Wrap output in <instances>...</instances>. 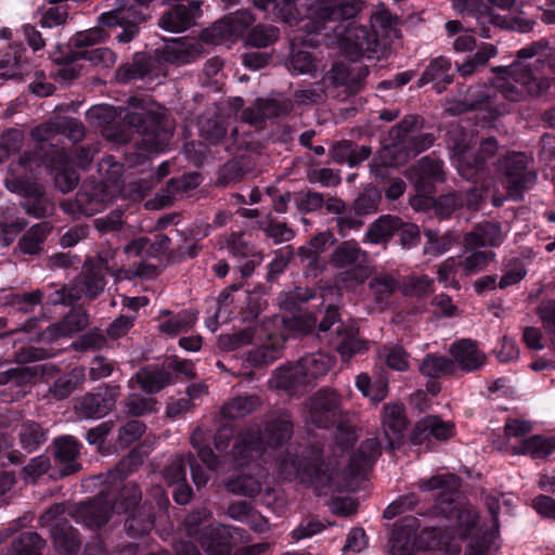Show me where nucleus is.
<instances>
[{
  "label": "nucleus",
  "instance_id": "obj_31",
  "mask_svg": "<svg viewBox=\"0 0 555 555\" xmlns=\"http://www.w3.org/2000/svg\"><path fill=\"white\" fill-rule=\"evenodd\" d=\"M159 318H167L158 325V331L169 336H176L180 333H188L197 322L198 311L194 309H184L175 313L169 309L159 312Z\"/></svg>",
  "mask_w": 555,
  "mask_h": 555
},
{
  "label": "nucleus",
  "instance_id": "obj_39",
  "mask_svg": "<svg viewBox=\"0 0 555 555\" xmlns=\"http://www.w3.org/2000/svg\"><path fill=\"white\" fill-rule=\"evenodd\" d=\"M89 324V315L82 307H74L64 318L49 330L52 338L72 336L83 331Z\"/></svg>",
  "mask_w": 555,
  "mask_h": 555
},
{
  "label": "nucleus",
  "instance_id": "obj_9",
  "mask_svg": "<svg viewBox=\"0 0 555 555\" xmlns=\"http://www.w3.org/2000/svg\"><path fill=\"white\" fill-rule=\"evenodd\" d=\"M165 127L164 114L141 108L140 111L127 112L122 125L108 129L107 137L117 143L129 142L131 133L147 137L151 141L159 140L170 135Z\"/></svg>",
  "mask_w": 555,
  "mask_h": 555
},
{
  "label": "nucleus",
  "instance_id": "obj_19",
  "mask_svg": "<svg viewBox=\"0 0 555 555\" xmlns=\"http://www.w3.org/2000/svg\"><path fill=\"white\" fill-rule=\"evenodd\" d=\"M380 455L382 446L376 438L363 440L345 467V479L364 478Z\"/></svg>",
  "mask_w": 555,
  "mask_h": 555
},
{
  "label": "nucleus",
  "instance_id": "obj_33",
  "mask_svg": "<svg viewBox=\"0 0 555 555\" xmlns=\"http://www.w3.org/2000/svg\"><path fill=\"white\" fill-rule=\"evenodd\" d=\"M555 451V436L541 434L521 439L518 446L512 447L515 455H529L533 460H545Z\"/></svg>",
  "mask_w": 555,
  "mask_h": 555
},
{
  "label": "nucleus",
  "instance_id": "obj_11",
  "mask_svg": "<svg viewBox=\"0 0 555 555\" xmlns=\"http://www.w3.org/2000/svg\"><path fill=\"white\" fill-rule=\"evenodd\" d=\"M365 238L372 244H385L392 238L404 249H411L421 242L418 225L405 222L398 216L383 215L367 229Z\"/></svg>",
  "mask_w": 555,
  "mask_h": 555
},
{
  "label": "nucleus",
  "instance_id": "obj_32",
  "mask_svg": "<svg viewBox=\"0 0 555 555\" xmlns=\"http://www.w3.org/2000/svg\"><path fill=\"white\" fill-rule=\"evenodd\" d=\"M369 74L366 66L359 67L354 74L346 64L334 63L328 73V79L336 87H346L349 94H356L364 86Z\"/></svg>",
  "mask_w": 555,
  "mask_h": 555
},
{
  "label": "nucleus",
  "instance_id": "obj_34",
  "mask_svg": "<svg viewBox=\"0 0 555 555\" xmlns=\"http://www.w3.org/2000/svg\"><path fill=\"white\" fill-rule=\"evenodd\" d=\"M55 550L62 555H77L81 541L79 532L68 521H57L50 530Z\"/></svg>",
  "mask_w": 555,
  "mask_h": 555
},
{
  "label": "nucleus",
  "instance_id": "obj_25",
  "mask_svg": "<svg viewBox=\"0 0 555 555\" xmlns=\"http://www.w3.org/2000/svg\"><path fill=\"white\" fill-rule=\"evenodd\" d=\"M421 525L415 516H404L393 526L390 543L393 555H412L417 552V530Z\"/></svg>",
  "mask_w": 555,
  "mask_h": 555
},
{
  "label": "nucleus",
  "instance_id": "obj_12",
  "mask_svg": "<svg viewBox=\"0 0 555 555\" xmlns=\"http://www.w3.org/2000/svg\"><path fill=\"white\" fill-rule=\"evenodd\" d=\"M49 357V351L43 348L34 346L18 348L13 354V360L18 365L0 371V385H10L11 388H16V398L24 396L26 393L25 388L31 384L40 372L39 365L26 366L25 364L38 362Z\"/></svg>",
  "mask_w": 555,
  "mask_h": 555
},
{
  "label": "nucleus",
  "instance_id": "obj_45",
  "mask_svg": "<svg viewBox=\"0 0 555 555\" xmlns=\"http://www.w3.org/2000/svg\"><path fill=\"white\" fill-rule=\"evenodd\" d=\"M35 190L27 193H20L23 197L22 206L26 214L36 218H46L53 214L54 204L47 196L43 186L38 183L34 185Z\"/></svg>",
  "mask_w": 555,
  "mask_h": 555
},
{
  "label": "nucleus",
  "instance_id": "obj_2",
  "mask_svg": "<svg viewBox=\"0 0 555 555\" xmlns=\"http://www.w3.org/2000/svg\"><path fill=\"white\" fill-rule=\"evenodd\" d=\"M257 8L272 11L283 23L297 26L305 17L313 31H336V23L350 21L361 11V0H254Z\"/></svg>",
  "mask_w": 555,
  "mask_h": 555
},
{
  "label": "nucleus",
  "instance_id": "obj_64",
  "mask_svg": "<svg viewBox=\"0 0 555 555\" xmlns=\"http://www.w3.org/2000/svg\"><path fill=\"white\" fill-rule=\"evenodd\" d=\"M227 489L234 494L253 498L260 492L261 486L250 476L237 475L229 479Z\"/></svg>",
  "mask_w": 555,
  "mask_h": 555
},
{
  "label": "nucleus",
  "instance_id": "obj_60",
  "mask_svg": "<svg viewBox=\"0 0 555 555\" xmlns=\"http://www.w3.org/2000/svg\"><path fill=\"white\" fill-rule=\"evenodd\" d=\"M106 285L105 275L101 268L86 267L81 273V291L89 299L96 298Z\"/></svg>",
  "mask_w": 555,
  "mask_h": 555
},
{
  "label": "nucleus",
  "instance_id": "obj_8",
  "mask_svg": "<svg viewBox=\"0 0 555 555\" xmlns=\"http://www.w3.org/2000/svg\"><path fill=\"white\" fill-rule=\"evenodd\" d=\"M300 482L315 490L330 488L337 472V461L325 456L324 447L319 443L306 446L293 461Z\"/></svg>",
  "mask_w": 555,
  "mask_h": 555
},
{
  "label": "nucleus",
  "instance_id": "obj_15",
  "mask_svg": "<svg viewBox=\"0 0 555 555\" xmlns=\"http://www.w3.org/2000/svg\"><path fill=\"white\" fill-rule=\"evenodd\" d=\"M456 428L453 422L443 421L437 415H426L412 428L409 441L412 446L424 447L425 451H433L435 442H444L453 438Z\"/></svg>",
  "mask_w": 555,
  "mask_h": 555
},
{
  "label": "nucleus",
  "instance_id": "obj_57",
  "mask_svg": "<svg viewBox=\"0 0 555 555\" xmlns=\"http://www.w3.org/2000/svg\"><path fill=\"white\" fill-rule=\"evenodd\" d=\"M42 298L43 289L36 288L30 292L11 293L7 296L5 304L17 312L28 314L42 304Z\"/></svg>",
  "mask_w": 555,
  "mask_h": 555
},
{
  "label": "nucleus",
  "instance_id": "obj_16",
  "mask_svg": "<svg viewBox=\"0 0 555 555\" xmlns=\"http://www.w3.org/2000/svg\"><path fill=\"white\" fill-rule=\"evenodd\" d=\"M409 178L418 195L412 205L417 206L418 199L433 195L436 192V184L444 181L443 162L434 154L426 155L410 169Z\"/></svg>",
  "mask_w": 555,
  "mask_h": 555
},
{
  "label": "nucleus",
  "instance_id": "obj_22",
  "mask_svg": "<svg viewBox=\"0 0 555 555\" xmlns=\"http://www.w3.org/2000/svg\"><path fill=\"white\" fill-rule=\"evenodd\" d=\"M344 48L350 54L362 55L376 52L379 47L378 34L372 28L363 25H354L349 22L339 33Z\"/></svg>",
  "mask_w": 555,
  "mask_h": 555
},
{
  "label": "nucleus",
  "instance_id": "obj_17",
  "mask_svg": "<svg viewBox=\"0 0 555 555\" xmlns=\"http://www.w3.org/2000/svg\"><path fill=\"white\" fill-rule=\"evenodd\" d=\"M310 420L319 428L343 427L339 395L331 389L318 390L311 398Z\"/></svg>",
  "mask_w": 555,
  "mask_h": 555
},
{
  "label": "nucleus",
  "instance_id": "obj_43",
  "mask_svg": "<svg viewBox=\"0 0 555 555\" xmlns=\"http://www.w3.org/2000/svg\"><path fill=\"white\" fill-rule=\"evenodd\" d=\"M107 193L102 182L83 183L76 195L79 209L85 214H94L103 208Z\"/></svg>",
  "mask_w": 555,
  "mask_h": 555
},
{
  "label": "nucleus",
  "instance_id": "obj_50",
  "mask_svg": "<svg viewBox=\"0 0 555 555\" xmlns=\"http://www.w3.org/2000/svg\"><path fill=\"white\" fill-rule=\"evenodd\" d=\"M48 440V430L35 421H24L18 429V442L27 453L37 451Z\"/></svg>",
  "mask_w": 555,
  "mask_h": 555
},
{
  "label": "nucleus",
  "instance_id": "obj_61",
  "mask_svg": "<svg viewBox=\"0 0 555 555\" xmlns=\"http://www.w3.org/2000/svg\"><path fill=\"white\" fill-rule=\"evenodd\" d=\"M382 201V193L375 186H367L359 193L353 201L352 209L358 217L374 214L377 211Z\"/></svg>",
  "mask_w": 555,
  "mask_h": 555
},
{
  "label": "nucleus",
  "instance_id": "obj_24",
  "mask_svg": "<svg viewBox=\"0 0 555 555\" xmlns=\"http://www.w3.org/2000/svg\"><path fill=\"white\" fill-rule=\"evenodd\" d=\"M82 444L73 436H61L52 442V454L60 465L61 477H67L81 469L77 461Z\"/></svg>",
  "mask_w": 555,
  "mask_h": 555
},
{
  "label": "nucleus",
  "instance_id": "obj_42",
  "mask_svg": "<svg viewBox=\"0 0 555 555\" xmlns=\"http://www.w3.org/2000/svg\"><path fill=\"white\" fill-rule=\"evenodd\" d=\"M152 73V60L144 52H135L131 62L121 64L116 70V80L129 83L133 80L144 79Z\"/></svg>",
  "mask_w": 555,
  "mask_h": 555
},
{
  "label": "nucleus",
  "instance_id": "obj_48",
  "mask_svg": "<svg viewBox=\"0 0 555 555\" xmlns=\"http://www.w3.org/2000/svg\"><path fill=\"white\" fill-rule=\"evenodd\" d=\"M264 446L262 438L259 435L244 437L235 441L232 454L234 462L237 465H247L254 460L262 456Z\"/></svg>",
  "mask_w": 555,
  "mask_h": 555
},
{
  "label": "nucleus",
  "instance_id": "obj_30",
  "mask_svg": "<svg viewBox=\"0 0 555 555\" xmlns=\"http://www.w3.org/2000/svg\"><path fill=\"white\" fill-rule=\"evenodd\" d=\"M135 379L144 392L154 395L175 383L176 378L164 364H149L135 373Z\"/></svg>",
  "mask_w": 555,
  "mask_h": 555
},
{
  "label": "nucleus",
  "instance_id": "obj_41",
  "mask_svg": "<svg viewBox=\"0 0 555 555\" xmlns=\"http://www.w3.org/2000/svg\"><path fill=\"white\" fill-rule=\"evenodd\" d=\"M331 154L335 163L356 167L370 157L371 147L366 145L359 146L351 140H341L334 144Z\"/></svg>",
  "mask_w": 555,
  "mask_h": 555
},
{
  "label": "nucleus",
  "instance_id": "obj_59",
  "mask_svg": "<svg viewBox=\"0 0 555 555\" xmlns=\"http://www.w3.org/2000/svg\"><path fill=\"white\" fill-rule=\"evenodd\" d=\"M184 526L188 535L199 541L201 534L214 527L211 524V512L207 507L193 509L186 515Z\"/></svg>",
  "mask_w": 555,
  "mask_h": 555
},
{
  "label": "nucleus",
  "instance_id": "obj_35",
  "mask_svg": "<svg viewBox=\"0 0 555 555\" xmlns=\"http://www.w3.org/2000/svg\"><path fill=\"white\" fill-rule=\"evenodd\" d=\"M53 227L48 221H41L26 230L17 242L16 248L24 255L38 256L43 251L44 243Z\"/></svg>",
  "mask_w": 555,
  "mask_h": 555
},
{
  "label": "nucleus",
  "instance_id": "obj_49",
  "mask_svg": "<svg viewBox=\"0 0 555 555\" xmlns=\"http://www.w3.org/2000/svg\"><path fill=\"white\" fill-rule=\"evenodd\" d=\"M418 371L428 378H441L453 375L456 366L454 361L446 356L427 353L420 363Z\"/></svg>",
  "mask_w": 555,
  "mask_h": 555
},
{
  "label": "nucleus",
  "instance_id": "obj_53",
  "mask_svg": "<svg viewBox=\"0 0 555 555\" xmlns=\"http://www.w3.org/2000/svg\"><path fill=\"white\" fill-rule=\"evenodd\" d=\"M46 541L35 531L21 532L13 539L9 554L10 555H43L42 551Z\"/></svg>",
  "mask_w": 555,
  "mask_h": 555
},
{
  "label": "nucleus",
  "instance_id": "obj_29",
  "mask_svg": "<svg viewBox=\"0 0 555 555\" xmlns=\"http://www.w3.org/2000/svg\"><path fill=\"white\" fill-rule=\"evenodd\" d=\"M198 542L208 555H231L235 545L232 527L223 525L204 531Z\"/></svg>",
  "mask_w": 555,
  "mask_h": 555
},
{
  "label": "nucleus",
  "instance_id": "obj_13",
  "mask_svg": "<svg viewBox=\"0 0 555 555\" xmlns=\"http://www.w3.org/2000/svg\"><path fill=\"white\" fill-rule=\"evenodd\" d=\"M46 166V154L36 151L24 152L17 160L11 162L4 178L5 188L12 193H27L38 184L41 167Z\"/></svg>",
  "mask_w": 555,
  "mask_h": 555
},
{
  "label": "nucleus",
  "instance_id": "obj_4",
  "mask_svg": "<svg viewBox=\"0 0 555 555\" xmlns=\"http://www.w3.org/2000/svg\"><path fill=\"white\" fill-rule=\"evenodd\" d=\"M424 118L417 114L404 116L388 132L389 143L385 144L380 157L385 166L399 167L412 157L431 147L435 135L430 132H421L424 128Z\"/></svg>",
  "mask_w": 555,
  "mask_h": 555
},
{
  "label": "nucleus",
  "instance_id": "obj_40",
  "mask_svg": "<svg viewBox=\"0 0 555 555\" xmlns=\"http://www.w3.org/2000/svg\"><path fill=\"white\" fill-rule=\"evenodd\" d=\"M498 54V49L491 43H482L481 47L473 54L467 55L462 62L455 61L454 66L456 73L466 79L480 69L485 68L491 57Z\"/></svg>",
  "mask_w": 555,
  "mask_h": 555
},
{
  "label": "nucleus",
  "instance_id": "obj_6",
  "mask_svg": "<svg viewBox=\"0 0 555 555\" xmlns=\"http://www.w3.org/2000/svg\"><path fill=\"white\" fill-rule=\"evenodd\" d=\"M496 77L491 80L492 86L506 100L518 102L527 93L530 96H543L551 88V81L544 77H537L532 69L519 62L508 66L492 67Z\"/></svg>",
  "mask_w": 555,
  "mask_h": 555
},
{
  "label": "nucleus",
  "instance_id": "obj_36",
  "mask_svg": "<svg viewBox=\"0 0 555 555\" xmlns=\"http://www.w3.org/2000/svg\"><path fill=\"white\" fill-rule=\"evenodd\" d=\"M365 261L366 253L354 240L341 242L330 256V263L337 269L359 268Z\"/></svg>",
  "mask_w": 555,
  "mask_h": 555
},
{
  "label": "nucleus",
  "instance_id": "obj_26",
  "mask_svg": "<svg viewBox=\"0 0 555 555\" xmlns=\"http://www.w3.org/2000/svg\"><path fill=\"white\" fill-rule=\"evenodd\" d=\"M409 424L405 415V409L402 404L391 403L384 406L383 426L388 439V449L397 450L400 448L403 439V431Z\"/></svg>",
  "mask_w": 555,
  "mask_h": 555
},
{
  "label": "nucleus",
  "instance_id": "obj_47",
  "mask_svg": "<svg viewBox=\"0 0 555 555\" xmlns=\"http://www.w3.org/2000/svg\"><path fill=\"white\" fill-rule=\"evenodd\" d=\"M100 26L92 27L90 29L83 31H77L70 39L67 46L62 47L57 46V50L54 52L56 55H61L64 52H67V49H73L76 51H83L89 47H93L98 43L104 42L108 37L107 31L105 30L104 25L99 22Z\"/></svg>",
  "mask_w": 555,
  "mask_h": 555
},
{
  "label": "nucleus",
  "instance_id": "obj_56",
  "mask_svg": "<svg viewBox=\"0 0 555 555\" xmlns=\"http://www.w3.org/2000/svg\"><path fill=\"white\" fill-rule=\"evenodd\" d=\"M317 57L310 51L293 44L286 67L294 75H311L317 72Z\"/></svg>",
  "mask_w": 555,
  "mask_h": 555
},
{
  "label": "nucleus",
  "instance_id": "obj_52",
  "mask_svg": "<svg viewBox=\"0 0 555 555\" xmlns=\"http://www.w3.org/2000/svg\"><path fill=\"white\" fill-rule=\"evenodd\" d=\"M284 348L283 341H273L263 344L260 347L254 348L246 353V362L255 367L260 369L273 363L282 357Z\"/></svg>",
  "mask_w": 555,
  "mask_h": 555
},
{
  "label": "nucleus",
  "instance_id": "obj_14",
  "mask_svg": "<svg viewBox=\"0 0 555 555\" xmlns=\"http://www.w3.org/2000/svg\"><path fill=\"white\" fill-rule=\"evenodd\" d=\"M119 396L120 386L115 382L100 385L94 391L77 399L76 413L81 418H102L113 410Z\"/></svg>",
  "mask_w": 555,
  "mask_h": 555
},
{
  "label": "nucleus",
  "instance_id": "obj_63",
  "mask_svg": "<svg viewBox=\"0 0 555 555\" xmlns=\"http://www.w3.org/2000/svg\"><path fill=\"white\" fill-rule=\"evenodd\" d=\"M283 324L286 331L295 336L307 335L314 330L317 320L311 314L293 312L292 317L283 318Z\"/></svg>",
  "mask_w": 555,
  "mask_h": 555
},
{
  "label": "nucleus",
  "instance_id": "obj_10",
  "mask_svg": "<svg viewBox=\"0 0 555 555\" xmlns=\"http://www.w3.org/2000/svg\"><path fill=\"white\" fill-rule=\"evenodd\" d=\"M135 4L126 5L104 12L99 16L102 25L108 28H119L115 38L119 43L131 42L139 35L141 27L146 24L151 15L147 10L154 0H133Z\"/></svg>",
  "mask_w": 555,
  "mask_h": 555
},
{
  "label": "nucleus",
  "instance_id": "obj_38",
  "mask_svg": "<svg viewBox=\"0 0 555 555\" xmlns=\"http://www.w3.org/2000/svg\"><path fill=\"white\" fill-rule=\"evenodd\" d=\"M298 364L308 385L326 375L334 366L335 358L328 353L318 351L304 356L298 361Z\"/></svg>",
  "mask_w": 555,
  "mask_h": 555
},
{
  "label": "nucleus",
  "instance_id": "obj_5",
  "mask_svg": "<svg viewBox=\"0 0 555 555\" xmlns=\"http://www.w3.org/2000/svg\"><path fill=\"white\" fill-rule=\"evenodd\" d=\"M114 514L124 516V529L131 539L143 538L155 526V511L151 501H142L137 483H126L113 500Z\"/></svg>",
  "mask_w": 555,
  "mask_h": 555
},
{
  "label": "nucleus",
  "instance_id": "obj_3",
  "mask_svg": "<svg viewBox=\"0 0 555 555\" xmlns=\"http://www.w3.org/2000/svg\"><path fill=\"white\" fill-rule=\"evenodd\" d=\"M450 479L442 475H436L423 482L426 491L440 490V495L433 506L434 513L442 515L456 525L459 537L463 540L472 539L469 548L477 555H486L494 541V531H485L479 535V515L476 508L469 504H462L453 500L451 493H446L451 488Z\"/></svg>",
  "mask_w": 555,
  "mask_h": 555
},
{
  "label": "nucleus",
  "instance_id": "obj_51",
  "mask_svg": "<svg viewBox=\"0 0 555 555\" xmlns=\"http://www.w3.org/2000/svg\"><path fill=\"white\" fill-rule=\"evenodd\" d=\"M112 55V51L107 48H93L91 50L86 49L83 51L67 49V52H64L61 55L53 53L52 60L56 64H73L78 60H87L92 64L98 65L101 63H106V61L111 59Z\"/></svg>",
  "mask_w": 555,
  "mask_h": 555
},
{
  "label": "nucleus",
  "instance_id": "obj_46",
  "mask_svg": "<svg viewBox=\"0 0 555 555\" xmlns=\"http://www.w3.org/2000/svg\"><path fill=\"white\" fill-rule=\"evenodd\" d=\"M452 8L463 17H474L476 21L488 18L490 25L504 22L502 16L495 14L482 0H453Z\"/></svg>",
  "mask_w": 555,
  "mask_h": 555
},
{
  "label": "nucleus",
  "instance_id": "obj_27",
  "mask_svg": "<svg viewBox=\"0 0 555 555\" xmlns=\"http://www.w3.org/2000/svg\"><path fill=\"white\" fill-rule=\"evenodd\" d=\"M450 354L455 365L465 372L470 373L481 369L486 362V356L478 348L476 341L469 338L455 340L450 347Z\"/></svg>",
  "mask_w": 555,
  "mask_h": 555
},
{
  "label": "nucleus",
  "instance_id": "obj_7",
  "mask_svg": "<svg viewBox=\"0 0 555 555\" xmlns=\"http://www.w3.org/2000/svg\"><path fill=\"white\" fill-rule=\"evenodd\" d=\"M318 333L328 338L330 346L339 353L344 361L367 350V341L359 337V330L353 324H344L338 307L330 305L318 324Z\"/></svg>",
  "mask_w": 555,
  "mask_h": 555
},
{
  "label": "nucleus",
  "instance_id": "obj_58",
  "mask_svg": "<svg viewBox=\"0 0 555 555\" xmlns=\"http://www.w3.org/2000/svg\"><path fill=\"white\" fill-rule=\"evenodd\" d=\"M280 30L273 25L257 24L248 30L244 38L245 46L267 48L278 41Z\"/></svg>",
  "mask_w": 555,
  "mask_h": 555
},
{
  "label": "nucleus",
  "instance_id": "obj_28",
  "mask_svg": "<svg viewBox=\"0 0 555 555\" xmlns=\"http://www.w3.org/2000/svg\"><path fill=\"white\" fill-rule=\"evenodd\" d=\"M113 513V501L101 495L80 503L77 508L78 517L83 525L93 530L106 525Z\"/></svg>",
  "mask_w": 555,
  "mask_h": 555
},
{
  "label": "nucleus",
  "instance_id": "obj_23",
  "mask_svg": "<svg viewBox=\"0 0 555 555\" xmlns=\"http://www.w3.org/2000/svg\"><path fill=\"white\" fill-rule=\"evenodd\" d=\"M455 72L450 57L439 55L429 60L421 77L416 81V88H423L428 83L437 93H442L454 81Z\"/></svg>",
  "mask_w": 555,
  "mask_h": 555
},
{
  "label": "nucleus",
  "instance_id": "obj_21",
  "mask_svg": "<svg viewBox=\"0 0 555 555\" xmlns=\"http://www.w3.org/2000/svg\"><path fill=\"white\" fill-rule=\"evenodd\" d=\"M46 167L53 176L54 185L60 192L66 194L78 185L79 173L74 168L69 155L65 152L47 153Z\"/></svg>",
  "mask_w": 555,
  "mask_h": 555
},
{
  "label": "nucleus",
  "instance_id": "obj_37",
  "mask_svg": "<svg viewBox=\"0 0 555 555\" xmlns=\"http://www.w3.org/2000/svg\"><path fill=\"white\" fill-rule=\"evenodd\" d=\"M465 240L472 247H499L504 241L501 223L498 221L478 223L470 233L466 234Z\"/></svg>",
  "mask_w": 555,
  "mask_h": 555
},
{
  "label": "nucleus",
  "instance_id": "obj_20",
  "mask_svg": "<svg viewBox=\"0 0 555 555\" xmlns=\"http://www.w3.org/2000/svg\"><path fill=\"white\" fill-rule=\"evenodd\" d=\"M201 1L192 0L188 4H176L165 11L158 20V26L169 33H183L195 24L202 15Z\"/></svg>",
  "mask_w": 555,
  "mask_h": 555
},
{
  "label": "nucleus",
  "instance_id": "obj_1",
  "mask_svg": "<svg viewBox=\"0 0 555 555\" xmlns=\"http://www.w3.org/2000/svg\"><path fill=\"white\" fill-rule=\"evenodd\" d=\"M498 141L489 137L478 147L455 142L453 158L459 175L474 185L465 193L462 202L469 210H478L489 196L490 186L499 179L512 195H521L535 183L537 175L527 169L524 153H508L496 157Z\"/></svg>",
  "mask_w": 555,
  "mask_h": 555
},
{
  "label": "nucleus",
  "instance_id": "obj_44",
  "mask_svg": "<svg viewBox=\"0 0 555 555\" xmlns=\"http://www.w3.org/2000/svg\"><path fill=\"white\" fill-rule=\"evenodd\" d=\"M294 433V424L291 420L279 416L266 424L262 436L263 444L269 448L279 449L286 444Z\"/></svg>",
  "mask_w": 555,
  "mask_h": 555
},
{
  "label": "nucleus",
  "instance_id": "obj_18",
  "mask_svg": "<svg viewBox=\"0 0 555 555\" xmlns=\"http://www.w3.org/2000/svg\"><path fill=\"white\" fill-rule=\"evenodd\" d=\"M255 15L249 10H238L235 13L225 15L223 18L215 22L211 28L205 30V35H210L216 42L225 40H244L248 30L255 24Z\"/></svg>",
  "mask_w": 555,
  "mask_h": 555
},
{
  "label": "nucleus",
  "instance_id": "obj_54",
  "mask_svg": "<svg viewBox=\"0 0 555 555\" xmlns=\"http://www.w3.org/2000/svg\"><path fill=\"white\" fill-rule=\"evenodd\" d=\"M273 383L278 389L286 391H294L307 385L298 362L278 367L273 374Z\"/></svg>",
  "mask_w": 555,
  "mask_h": 555
},
{
  "label": "nucleus",
  "instance_id": "obj_62",
  "mask_svg": "<svg viewBox=\"0 0 555 555\" xmlns=\"http://www.w3.org/2000/svg\"><path fill=\"white\" fill-rule=\"evenodd\" d=\"M156 60L159 63L181 64L184 63L189 54L181 39H171L162 48L155 50Z\"/></svg>",
  "mask_w": 555,
  "mask_h": 555
},
{
  "label": "nucleus",
  "instance_id": "obj_55",
  "mask_svg": "<svg viewBox=\"0 0 555 555\" xmlns=\"http://www.w3.org/2000/svg\"><path fill=\"white\" fill-rule=\"evenodd\" d=\"M423 203L425 205H434L437 215L441 218H449L452 214L464 207L461 192H449L440 195L438 198H435L433 195H428L423 199H418V205L416 207H421V204Z\"/></svg>",
  "mask_w": 555,
  "mask_h": 555
}]
</instances>
